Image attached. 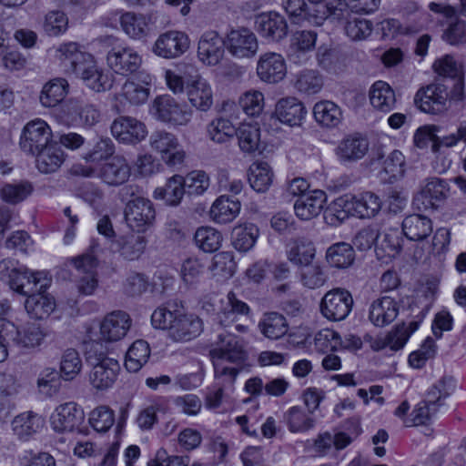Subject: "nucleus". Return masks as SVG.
I'll return each mask as SVG.
<instances>
[{"mask_svg":"<svg viewBox=\"0 0 466 466\" xmlns=\"http://www.w3.org/2000/svg\"><path fill=\"white\" fill-rule=\"evenodd\" d=\"M152 325L165 329L167 337L175 342H187L198 337L203 331V322L196 315L184 314L159 307L151 315Z\"/></svg>","mask_w":466,"mask_h":466,"instance_id":"nucleus-1","label":"nucleus"},{"mask_svg":"<svg viewBox=\"0 0 466 466\" xmlns=\"http://www.w3.org/2000/svg\"><path fill=\"white\" fill-rule=\"evenodd\" d=\"M86 360L91 367L88 372V381L96 391H106L111 389L117 380L121 367L119 362L108 357L101 345L92 342L86 347Z\"/></svg>","mask_w":466,"mask_h":466,"instance_id":"nucleus-2","label":"nucleus"},{"mask_svg":"<svg viewBox=\"0 0 466 466\" xmlns=\"http://www.w3.org/2000/svg\"><path fill=\"white\" fill-rule=\"evenodd\" d=\"M149 145L160 155L163 162L168 167H179L186 158V152L179 144L177 136L166 130L154 131L149 137Z\"/></svg>","mask_w":466,"mask_h":466,"instance_id":"nucleus-3","label":"nucleus"},{"mask_svg":"<svg viewBox=\"0 0 466 466\" xmlns=\"http://www.w3.org/2000/svg\"><path fill=\"white\" fill-rule=\"evenodd\" d=\"M52 137V130L48 124L36 118L24 127L20 137V147L26 154L35 156V153L53 143Z\"/></svg>","mask_w":466,"mask_h":466,"instance_id":"nucleus-4","label":"nucleus"},{"mask_svg":"<svg viewBox=\"0 0 466 466\" xmlns=\"http://www.w3.org/2000/svg\"><path fill=\"white\" fill-rule=\"evenodd\" d=\"M209 355L212 362L245 365L247 360L243 340L231 333L219 334L218 341Z\"/></svg>","mask_w":466,"mask_h":466,"instance_id":"nucleus-5","label":"nucleus"},{"mask_svg":"<svg viewBox=\"0 0 466 466\" xmlns=\"http://www.w3.org/2000/svg\"><path fill=\"white\" fill-rule=\"evenodd\" d=\"M52 279L46 271H33L25 266H19L17 271L9 280L10 288L15 292L27 296L36 289L44 290L49 288Z\"/></svg>","mask_w":466,"mask_h":466,"instance_id":"nucleus-6","label":"nucleus"},{"mask_svg":"<svg viewBox=\"0 0 466 466\" xmlns=\"http://www.w3.org/2000/svg\"><path fill=\"white\" fill-rule=\"evenodd\" d=\"M353 299L344 289H334L328 291L320 303L321 314L332 321L345 319L351 311Z\"/></svg>","mask_w":466,"mask_h":466,"instance_id":"nucleus-7","label":"nucleus"},{"mask_svg":"<svg viewBox=\"0 0 466 466\" xmlns=\"http://www.w3.org/2000/svg\"><path fill=\"white\" fill-rule=\"evenodd\" d=\"M156 212L152 202L137 197L127 203L125 219L128 227L137 232H145L154 222Z\"/></svg>","mask_w":466,"mask_h":466,"instance_id":"nucleus-8","label":"nucleus"},{"mask_svg":"<svg viewBox=\"0 0 466 466\" xmlns=\"http://www.w3.org/2000/svg\"><path fill=\"white\" fill-rule=\"evenodd\" d=\"M152 77L145 75L141 80H127L121 90L115 95L116 107L118 111L125 109L127 105L139 106L146 103L150 95Z\"/></svg>","mask_w":466,"mask_h":466,"instance_id":"nucleus-9","label":"nucleus"},{"mask_svg":"<svg viewBox=\"0 0 466 466\" xmlns=\"http://www.w3.org/2000/svg\"><path fill=\"white\" fill-rule=\"evenodd\" d=\"M190 46L188 35L177 30H170L158 35L155 41L153 53L165 59H174L187 51Z\"/></svg>","mask_w":466,"mask_h":466,"instance_id":"nucleus-10","label":"nucleus"},{"mask_svg":"<svg viewBox=\"0 0 466 466\" xmlns=\"http://www.w3.org/2000/svg\"><path fill=\"white\" fill-rule=\"evenodd\" d=\"M0 338L11 341L18 347L34 348L41 344L44 333L35 324L19 329L14 323L3 319L0 320Z\"/></svg>","mask_w":466,"mask_h":466,"instance_id":"nucleus-11","label":"nucleus"},{"mask_svg":"<svg viewBox=\"0 0 466 466\" xmlns=\"http://www.w3.org/2000/svg\"><path fill=\"white\" fill-rule=\"evenodd\" d=\"M228 53L236 58H251L258 50L256 35L248 28L232 29L225 40Z\"/></svg>","mask_w":466,"mask_h":466,"instance_id":"nucleus-12","label":"nucleus"},{"mask_svg":"<svg viewBox=\"0 0 466 466\" xmlns=\"http://www.w3.org/2000/svg\"><path fill=\"white\" fill-rule=\"evenodd\" d=\"M84 411L76 402L57 406L50 417L52 429L58 433L76 431L84 421Z\"/></svg>","mask_w":466,"mask_h":466,"instance_id":"nucleus-13","label":"nucleus"},{"mask_svg":"<svg viewBox=\"0 0 466 466\" xmlns=\"http://www.w3.org/2000/svg\"><path fill=\"white\" fill-rule=\"evenodd\" d=\"M153 108L158 120L173 126H186L191 119V111L169 95L157 96L154 100Z\"/></svg>","mask_w":466,"mask_h":466,"instance_id":"nucleus-14","label":"nucleus"},{"mask_svg":"<svg viewBox=\"0 0 466 466\" xmlns=\"http://www.w3.org/2000/svg\"><path fill=\"white\" fill-rule=\"evenodd\" d=\"M447 98L448 94L443 86L430 84L417 91L414 103L420 111L437 115L447 109Z\"/></svg>","mask_w":466,"mask_h":466,"instance_id":"nucleus-15","label":"nucleus"},{"mask_svg":"<svg viewBox=\"0 0 466 466\" xmlns=\"http://www.w3.org/2000/svg\"><path fill=\"white\" fill-rule=\"evenodd\" d=\"M225 47L226 42L217 31H206L198 43V58L207 66H218L224 58Z\"/></svg>","mask_w":466,"mask_h":466,"instance_id":"nucleus-16","label":"nucleus"},{"mask_svg":"<svg viewBox=\"0 0 466 466\" xmlns=\"http://www.w3.org/2000/svg\"><path fill=\"white\" fill-rule=\"evenodd\" d=\"M129 315L122 310L107 314L100 323L99 339L103 342H116L124 339L131 327Z\"/></svg>","mask_w":466,"mask_h":466,"instance_id":"nucleus-17","label":"nucleus"},{"mask_svg":"<svg viewBox=\"0 0 466 466\" xmlns=\"http://www.w3.org/2000/svg\"><path fill=\"white\" fill-rule=\"evenodd\" d=\"M75 76L81 79L87 88L96 93L109 90L113 85L112 74L98 66L94 56L78 69Z\"/></svg>","mask_w":466,"mask_h":466,"instance_id":"nucleus-18","label":"nucleus"},{"mask_svg":"<svg viewBox=\"0 0 466 466\" xmlns=\"http://www.w3.org/2000/svg\"><path fill=\"white\" fill-rule=\"evenodd\" d=\"M106 60L114 72L123 76L137 72L142 64L141 56L129 46L114 47L108 52Z\"/></svg>","mask_w":466,"mask_h":466,"instance_id":"nucleus-19","label":"nucleus"},{"mask_svg":"<svg viewBox=\"0 0 466 466\" xmlns=\"http://www.w3.org/2000/svg\"><path fill=\"white\" fill-rule=\"evenodd\" d=\"M257 75L265 83L276 84L283 80L287 75V65L284 57L275 52L261 55L257 63Z\"/></svg>","mask_w":466,"mask_h":466,"instance_id":"nucleus-20","label":"nucleus"},{"mask_svg":"<svg viewBox=\"0 0 466 466\" xmlns=\"http://www.w3.org/2000/svg\"><path fill=\"white\" fill-rule=\"evenodd\" d=\"M111 133L121 143L137 144L146 137L147 131L141 121L131 116H120L113 121Z\"/></svg>","mask_w":466,"mask_h":466,"instance_id":"nucleus-21","label":"nucleus"},{"mask_svg":"<svg viewBox=\"0 0 466 466\" xmlns=\"http://www.w3.org/2000/svg\"><path fill=\"white\" fill-rule=\"evenodd\" d=\"M255 26L263 38L272 42H279L285 38L289 31L285 17L276 12L262 13L257 15Z\"/></svg>","mask_w":466,"mask_h":466,"instance_id":"nucleus-22","label":"nucleus"},{"mask_svg":"<svg viewBox=\"0 0 466 466\" xmlns=\"http://www.w3.org/2000/svg\"><path fill=\"white\" fill-rule=\"evenodd\" d=\"M131 175V167L123 156H114L103 164L98 177L106 185L117 187L126 183Z\"/></svg>","mask_w":466,"mask_h":466,"instance_id":"nucleus-23","label":"nucleus"},{"mask_svg":"<svg viewBox=\"0 0 466 466\" xmlns=\"http://www.w3.org/2000/svg\"><path fill=\"white\" fill-rule=\"evenodd\" d=\"M186 93L191 106L199 111L207 112L213 106L212 86L201 76H196L187 82Z\"/></svg>","mask_w":466,"mask_h":466,"instance_id":"nucleus-24","label":"nucleus"},{"mask_svg":"<svg viewBox=\"0 0 466 466\" xmlns=\"http://www.w3.org/2000/svg\"><path fill=\"white\" fill-rule=\"evenodd\" d=\"M46 420L43 416L32 410L24 411L16 415L11 421L13 433L20 441H28L39 433L45 427Z\"/></svg>","mask_w":466,"mask_h":466,"instance_id":"nucleus-25","label":"nucleus"},{"mask_svg":"<svg viewBox=\"0 0 466 466\" xmlns=\"http://www.w3.org/2000/svg\"><path fill=\"white\" fill-rule=\"evenodd\" d=\"M82 49L76 42H66L59 45L55 50V56L67 70L76 75L78 69L92 56Z\"/></svg>","mask_w":466,"mask_h":466,"instance_id":"nucleus-26","label":"nucleus"},{"mask_svg":"<svg viewBox=\"0 0 466 466\" xmlns=\"http://www.w3.org/2000/svg\"><path fill=\"white\" fill-rule=\"evenodd\" d=\"M448 190V185L444 180L431 177L426 180L425 185L415 197L414 201L416 204H421L422 208L419 207V208H423L424 210L436 208L438 203L446 198Z\"/></svg>","mask_w":466,"mask_h":466,"instance_id":"nucleus-27","label":"nucleus"},{"mask_svg":"<svg viewBox=\"0 0 466 466\" xmlns=\"http://www.w3.org/2000/svg\"><path fill=\"white\" fill-rule=\"evenodd\" d=\"M325 202L326 193L323 190H311L296 200L295 214L301 220H310L320 214Z\"/></svg>","mask_w":466,"mask_h":466,"instance_id":"nucleus-28","label":"nucleus"},{"mask_svg":"<svg viewBox=\"0 0 466 466\" xmlns=\"http://www.w3.org/2000/svg\"><path fill=\"white\" fill-rule=\"evenodd\" d=\"M307 110L303 104L296 97L279 99L275 106V116L283 124L290 127L299 126Z\"/></svg>","mask_w":466,"mask_h":466,"instance_id":"nucleus-29","label":"nucleus"},{"mask_svg":"<svg viewBox=\"0 0 466 466\" xmlns=\"http://www.w3.org/2000/svg\"><path fill=\"white\" fill-rule=\"evenodd\" d=\"M399 314L398 302L389 296L374 300L370 308L369 319L377 327L391 323Z\"/></svg>","mask_w":466,"mask_h":466,"instance_id":"nucleus-30","label":"nucleus"},{"mask_svg":"<svg viewBox=\"0 0 466 466\" xmlns=\"http://www.w3.org/2000/svg\"><path fill=\"white\" fill-rule=\"evenodd\" d=\"M151 17L135 12H124L120 16V25L127 35L139 40L147 36L151 30Z\"/></svg>","mask_w":466,"mask_h":466,"instance_id":"nucleus-31","label":"nucleus"},{"mask_svg":"<svg viewBox=\"0 0 466 466\" xmlns=\"http://www.w3.org/2000/svg\"><path fill=\"white\" fill-rule=\"evenodd\" d=\"M249 312L248 305L230 291L224 299H221V307L218 312V321L220 326L228 327L237 320L238 316H247Z\"/></svg>","mask_w":466,"mask_h":466,"instance_id":"nucleus-32","label":"nucleus"},{"mask_svg":"<svg viewBox=\"0 0 466 466\" xmlns=\"http://www.w3.org/2000/svg\"><path fill=\"white\" fill-rule=\"evenodd\" d=\"M241 204L226 195L218 197L209 209L210 218L218 224H227L233 221L239 214Z\"/></svg>","mask_w":466,"mask_h":466,"instance_id":"nucleus-33","label":"nucleus"},{"mask_svg":"<svg viewBox=\"0 0 466 466\" xmlns=\"http://www.w3.org/2000/svg\"><path fill=\"white\" fill-rule=\"evenodd\" d=\"M352 217L371 218L381 209L382 202L379 196L372 192H364L359 196H350Z\"/></svg>","mask_w":466,"mask_h":466,"instance_id":"nucleus-34","label":"nucleus"},{"mask_svg":"<svg viewBox=\"0 0 466 466\" xmlns=\"http://www.w3.org/2000/svg\"><path fill=\"white\" fill-rule=\"evenodd\" d=\"M404 236L412 241H421L427 238L433 231L432 221L426 216L410 215L401 224Z\"/></svg>","mask_w":466,"mask_h":466,"instance_id":"nucleus-35","label":"nucleus"},{"mask_svg":"<svg viewBox=\"0 0 466 466\" xmlns=\"http://www.w3.org/2000/svg\"><path fill=\"white\" fill-rule=\"evenodd\" d=\"M46 289L32 292L27 295L25 308L27 313L35 319H42L48 317L56 308L55 299L46 293Z\"/></svg>","mask_w":466,"mask_h":466,"instance_id":"nucleus-36","label":"nucleus"},{"mask_svg":"<svg viewBox=\"0 0 466 466\" xmlns=\"http://www.w3.org/2000/svg\"><path fill=\"white\" fill-rule=\"evenodd\" d=\"M369 150L368 140L360 136L344 138L337 147V156L341 162H353L361 159Z\"/></svg>","mask_w":466,"mask_h":466,"instance_id":"nucleus-37","label":"nucleus"},{"mask_svg":"<svg viewBox=\"0 0 466 466\" xmlns=\"http://www.w3.org/2000/svg\"><path fill=\"white\" fill-rule=\"evenodd\" d=\"M35 156H36V167L44 174L57 171L66 160L64 151L55 142L35 153Z\"/></svg>","mask_w":466,"mask_h":466,"instance_id":"nucleus-38","label":"nucleus"},{"mask_svg":"<svg viewBox=\"0 0 466 466\" xmlns=\"http://www.w3.org/2000/svg\"><path fill=\"white\" fill-rule=\"evenodd\" d=\"M370 101L375 109L389 113L396 105L395 92L388 83L376 81L370 89Z\"/></svg>","mask_w":466,"mask_h":466,"instance_id":"nucleus-39","label":"nucleus"},{"mask_svg":"<svg viewBox=\"0 0 466 466\" xmlns=\"http://www.w3.org/2000/svg\"><path fill=\"white\" fill-rule=\"evenodd\" d=\"M282 6L295 23L307 20L310 23L320 24L326 18V12L310 10L304 0H283Z\"/></svg>","mask_w":466,"mask_h":466,"instance_id":"nucleus-40","label":"nucleus"},{"mask_svg":"<svg viewBox=\"0 0 466 466\" xmlns=\"http://www.w3.org/2000/svg\"><path fill=\"white\" fill-rule=\"evenodd\" d=\"M284 422L292 433H304L315 427L316 420L312 413L300 406L289 408L283 415Z\"/></svg>","mask_w":466,"mask_h":466,"instance_id":"nucleus-41","label":"nucleus"},{"mask_svg":"<svg viewBox=\"0 0 466 466\" xmlns=\"http://www.w3.org/2000/svg\"><path fill=\"white\" fill-rule=\"evenodd\" d=\"M68 82L65 78L56 77L46 83L41 90L39 100L45 107H55L59 105L68 93Z\"/></svg>","mask_w":466,"mask_h":466,"instance_id":"nucleus-42","label":"nucleus"},{"mask_svg":"<svg viewBox=\"0 0 466 466\" xmlns=\"http://www.w3.org/2000/svg\"><path fill=\"white\" fill-rule=\"evenodd\" d=\"M258 327L261 334L269 339H279L285 336L289 330L286 318L275 311L265 313Z\"/></svg>","mask_w":466,"mask_h":466,"instance_id":"nucleus-43","label":"nucleus"},{"mask_svg":"<svg viewBox=\"0 0 466 466\" xmlns=\"http://www.w3.org/2000/svg\"><path fill=\"white\" fill-rule=\"evenodd\" d=\"M401 238L398 228H389L380 233L376 244L378 258H395L401 250Z\"/></svg>","mask_w":466,"mask_h":466,"instance_id":"nucleus-44","label":"nucleus"},{"mask_svg":"<svg viewBox=\"0 0 466 466\" xmlns=\"http://www.w3.org/2000/svg\"><path fill=\"white\" fill-rule=\"evenodd\" d=\"M326 259L330 267L347 268L354 262L355 252L350 244L338 242L327 249Z\"/></svg>","mask_w":466,"mask_h":466,"instance_id":"nucleus-45","label":"nucleus"},{"mask_svg":"<svg viewBox=\"0 0 466 466\" xmlns=\"http://www.w3.org/2000/svg\"><path fill=\"white\" fill-rule=\"evenodd\" d=\"M185 192L184 177L174 175L167 179L165 187L156 188L154 197L164 199L168 205L177 206L180 203Z\"/></svg>","mask_w":466,"mask_h":466,"instance_id":"nucleus-46","label":"nucleus"},{"mask_svg":"<svg viewBox=\"0 0 466 466\" xmlns=\"http://www.w3.org/2000/svg\"><path fill=\"white\" fill-rule=\"evenodd\" d=\"M214 367V379L216 387H220L231 392L244 365L229 364L224 362H212Z\"/></svg>","mask_w":466,"mask_h":466,"instance_id":"nucleus-47","label":"nucleus"},{"mask_svg":"<svg viewBox=\"0 0 466 466\" xmlns=\"http://www.w3.org/2000/svg\"><path fill=\"white\" fill-rule=\"evenodd\" d=\"M150 348L147 341L137 339L129 347L125 359V367L130 372L138 371L148 360Z\"/></svg>","mask_w":466,"mask_h":466,"instance_id":"nucleus-48","label":"nucleus"},{"mask_svg":"<svg viewBox=\"0 0 466 466\" xmlns=\"http://www.w3.org/2000/svg\"><path fill=\"white\" fill-rule=\"evenodd\" d=\"M313 115L318 123L327 127L338 126L342 117L340 108L331 101H320L315 104Z\"/></svg>","mask_w":466,"mask_h":466,"instance_id":"nucleus-49","label":"nucleus"},{"mask_svg":"<svg viewBox=\"0 0 466 466\" xmlns=\"http://www.w3.org/2000/svg\"><path fill=\"white\" fill-rule=\"evenodd\" d=\"M235 135L242 152L251 154L259 149L260 130L256 125L241 124Z\"/></svg>","mask_w":466,"mask_h":466,"instance_id":"nucleus-50","label":"nucleus"},{"mask_svg":"<svg viewBox=\"0 0 466 466\" xmlns=\"http://www.w3.org/2000/svg\"><path fill=\"white\" fill-rule=\"evenodd\" d=\"M273 173L267 162L258 161L249 167L248 181L253 189L265 192L272 183Z\"/></svg>","mask_w":466,"mask_h":466,"instance_id":"nucleus-51","label":"nucleus"},{"mask_svg":"<svg viewBox=\"0 0 466 466\" xmlns=\"http://www.w3.org/2000/svg\"><path fill=\"white\" fill-rule=\"evenodd\" d=\"M316 254L313 243L305 238L294 241L288 251V258L295 265L306 267L311 264Z\"/></svg>","mask_w":466,"mask_h":466,"instance_id":"nucleus-52","label":"nucleus"},{"mask_svg":"<svg viewBox=\"0 0 466 466\" xmlns=\"http://www.w3.org/2000/svg\"><path fill=\"white\" fill-rule=\"evenodd\" d=\"M258 237V228L253 224L239 225L232 231V245L240 252L251 249Z\"/></svg>","mask_w":466,"mask_h":466,"instance_id":"nucleus-53","label":"nucleus"},{"mask_svg":"<svg viewBox=\"0 0 466 466\" xmlns=\"http://www.w3.org/2000/svg\"><path fill=\"white\" fill-rule=\"evenodd\" d=\"M118 251L128 260L138 258L145 250L147 240L141 235L129 234L117 240Z\"/></svg>","mask_w":466,"mask_h":466,"instance_id":"nucleus-54","label":"nucleus"},{"mask_svg":"<svg viewBox=\"0 0 466 466\" xmlns=\"http://www.w3.org/2000/svg\"><path fill=\"white\" fill-rule=\"evenodd\" d=\"M207 132L213 142L222 144L229 141L235 136L237 128L230 120L217 117L208 125Z\"/></svg>","mask_w":466,"mask_h":466,"instance_id":"nucleus-55","label":"nucleus"},{"mask_svg":"<svg viewBox=\"0 0 466 466\" xmlns=\"http://www.w3.org/2000/svg\"><path fill=\"white\" fill-rule=\"evenodd\" d=\"M194 240L196 245L204 252H215L220 248L223 238L216 228L201 227L197 229Z\"/></svg>","mask_w":466,"mask_h":466,"instance_id":"nucleus-56","label":"nucleus"},{"mask_svg":"<svg viewBox=\"0 0 466 466\" xmlns=\"http://www.w3.org/2000/svg\"><path fill=\"white\" fill-rule=\"evenodd\" d=\"M322 86V77L315 70H302L296 76L295 87L300 93L308 95L316 94L320 91Z\"/></svg>","mask_w":466,"mask_h":466,"instance_id":"nucleus-57","label":"nucleus"},{"mask_svg":"<svg viewBox=\"0 0 466 466\" xmlns=\"http://www.w3.org/2000/svg\"><path fill=\"white\" fill-rule=\"evenodd\" d=\"M33 190L32 183L29 181H20L14 184H5L1 188L0 194L4 201L16 204L29 197Z\"/></svg>","mask_w":466,"mask_h":466,"instance_id":"nucleus-58","label":"nucleus"},{"mask_svg":"<svg viewBox=\"0 0 466 466\" xmlns=\"http://www.w3.org/2000/svg\"><path fill=\"white\" fill-rule=\"evenodd\" d=\"M115 145L109 137L99 138L83 156L86 163L106 160L114 157Z\"/></svg>","mask_w":466,"mask_h":466,"instance_id":"nucleus-59","label":"nucleus"},{"mask_svg":"<svg viewBox=\"0 0 466 466\" xmlns=\"http://www.w3.org/2000/svg\"><path fill=\"white\" fill-rule=\"evenodd\" d=\"M317 34L313 31H299L295 33L290 46V57L294 62L299 60L300 54L311 50L316 43Z\"/></svg>","mask_w":466,"mask_h":466,"instance_id":"nucleus-60","label":"nucleus"},{"mask_svg":"<svg viewBox=\"0 0 466 466\" xmlns=\"http://www.w3.org/2000/svg\"><path fill=\"white\" fill-rule=\"evenodd\" d=\"M314 345L322 353L339 350L341 346L340 335L330 329H321L315 335Z\"/></svg>","mask_w":466,"mask_h":466,"instance_id":"nucleus-61","label":"nucleus"},{"mask_svg":"<svg viewBox=\"0 0 466 466\" xmlns=\"http://www.w3.org/2000/svg\"><path fill=\"white\" fill-rule=\"evenodd\" d=\"M43 28L49 36H58L67 30L68 18L64 12L51 11L46 15Z\"/></svg>","mask_w":466,"mask_h":466,"instance_id":"nucleus-62","label":"nucleus"},{"mask_svg":"<svg viewBox=\"0 0 466 466\" xmlns=\"http://www.w3.org/2000/svg\"><path fill=\"white\" fill-rule=\"evenodd\" d=\"M82 370V360L74 349L66 350L61 359L60 371L66 380H73Z\"/></svg>","mask_w":466,"mask_h":466,"instance_id":"nucleus-63","label":"nucleus"},{"mask_svg":"<svg viewBox=\"0 0 466 466\" xmlns=\"http://www.w3.org/2000/svg\"><path fill=\"white\" fill-rule=\"evenodd\" d=\"M89 422L96 431L106 432L115 423L114 411L107 406H99L91 411Z\"/></svg>","mask_w":466,"mask_h":466,"instance_id":"nucleus-64","label":"nucleus"}]
</instances>
